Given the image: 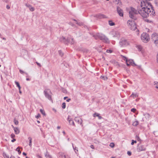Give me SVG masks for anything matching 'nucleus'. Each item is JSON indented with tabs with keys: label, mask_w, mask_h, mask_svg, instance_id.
<instances>
[{
	"label": "nucleus",
	"mask_w": 158,
	"mask_h": 158,
	"mask_svg": "<svg viewBox=\"0 0 158 158\" xmlns=\"http://www.w3.org/2000/svg\"><path fill=\"white\" fill-rule=\"evenodd\" d=\"M127 23L131 30L135 31L137 28L135 23L132 20H129Z\"/></svg>",
	"instance_id": "1"
},
{
	"label": "nucleus",
	"mask_w": 158,
	"mask_h": 158,
	"mask_svg": "<svg viewBox=\"0 0 158 158\" xmlns=\"http://www.w3.org/2000/svg\"><path fill=\"white\" fill-rule=\"evenodd\" d=\"M44 93L46 98L50 100H52L51 95L52 93L50 89H46L44 91Z\"/></svg>",
	"instance_id": "2"
},
{
	"label": "nucleus",
	"mask_w": 158,
	"mask_h": 158,
	"mask_svg": "<svg viewBox=\"0 0 158 158\" xmlns=\"http://www.w3.org/2000/svg\"><path fill=\"white\" fill-rule=\"evenodd\" d=\"M98 36H99V38L104 42L107 44L109 43L110 41L108 39L105 35L100 34L98 35Z\"/></svg>",
	"instance_id": "3"
},
{
	"label": "nucleus",
	"mask_w": 158,
	"mask_h": 158,
	"mask_svg": "<svg viewBox=\"0 0 158 158\" xmlns=\"http://www.w3.org/2000/svg\"><path fill=\"white\" fill-rule=\"evenodd\" d=\"M141 38L143 41L144 43L147 42L149 39L148 34L145 33H143L142 34Z\"/></svg>",
	"instance_id": "4"
},
{
	"label": "nucleus",
	"mask_w": 158,
	"mask_h": 158,
	"mask_svg": "<svg viewBox=\"0 0 158 158\" xmlns=\"http://www.w3.org/2000/svg\"><path fill=\"white\" fill-rule=\"evenodd\" d=\"M152 40L156 46L158 44V35L156 33H153L152 35Z\"/></svg>",
	"instance_id": "5"
},
{
	"label": "nucleus",
	"mask_w": 158,
	"mask_h": 158,
	"mask_svg": "<svg viewBox=\"0 0 158 158\" xmlns=\"http://www.w3.org/2000/svg\"><path fill=\"white\" fill-rule=\"evenodd\" d=\"M119 44L121 47H124L128 45L129 43L126 39H122L119 42Z\"/></svg>",
	"instance_id": "6"
},
{
	"label": "nucleus",
	"mask_w": 158,
	"mask_h": 158,
	"mask_svg": "<svg viewBox=\"0 0 158 158\" xmlns=\"http://www.w3.org/2000/svg\"><path fill=\"white\" fill-rule=\"evenodd\" d=\"M146 149V148L144 145H141L138 146L137 150L138 152H140L145 151Z\"/></svg>",
	"instance_id": "7"
},
{
	"label": "nucleus",
	"mask_w": 158,
	"mask_h": 158,
	"mask_svg": "<svg viewBox=\"0 0 158 158\" xmlns=\"http://www.w3.org/2000/svg\"><path fill=\"white\" fill-rule=\"evenodd\" d=\"M94 17L99 19L107 18L106 16L105 15L101 14H98L95 15Z\"/></svg>",
	"instance_id": "8"
},
{
	"label": "nucleus",
	"mask_w": 158,
	"mask_h": 158,
	"mask_svg": "<svg viewBox=\"0 0 158 158\" xmlns=\"http://www.w3.org/2000/svg\"><path fill=\"white\" fill-rule=\"evenodd\" d=\"M117 10L118 14L120 16H123V11L122 9L119 7H117Z\"/></svg>",
	"instance_id": "9"
},
{
	"label": "nucleus",
	"mask_w": 158,
	"mask_h": 158,
	"mask_svg": "<svg viewBox=\"0 0 158 158\" xmlns=\"http://www.w3.org/2000/svg\"><path fill=\"white\" fill-rule=\"evenodd\" d=\"M69 39H67L66 40L64 37L63 36L60 38V40L61 42L64 43L65 44H68V41H69Z\"/></svg>",
	"instance_id": "10"
},
{
	"label": "nucleus",
	"mask_w": 158,
	"mask_h": 158,
	"mask_svg": "<svg viewBox=\"0 0 158 158\" xmlns=\"http://www.w3.org/2000/svg\"><path fill=\"white\" fill-rule=\"evenodd\" d=\"M25 6L29 8V10L31 11H33L35 10L34 8L31 6L27 3H26L25 4Z\"/></svg>",
	"instance_id": "11"
},
{
	"label": "nucleus",
	"mask_w": 158,
	"mask_h": 158,
	"mask_svg": "<svg viewBox=\"0 0 158 158\" xmlns=\"http://www.w3.org/2000/svg\"><path fill=\"white\" fill-rule=\"evenodd\" d=\"M127 62H128V63L131 65L133 66H135L136 65V64L135 63L133 60H128L127 59Z\"/></svg>",
	"instance_id": "12"
},
{
	"label": "nucleus",
	"mask_w": 158,
	"mask_h": 158,
	"mask_svg": "<svg viewBox=\"0 0 158 158\" xmlns=\"http://www.w3.org/2000/svg\"><path fill=\"white\" fill-rule=\"evenodd\" d=\"M68 120L69 121L70 125L75 126L74 122L72 118H69L68 117Z\"/></svg>",
	"instance_id": "13"
},
{
	"label": "nucleus",
	"mask_w": 158,
	"mask_h": 158,
	"mask_svg": "<svg viewBox=\"0 0 158 158\" xmlns=\"http://www.w3.org/2000/svg\"><path fill=\"white\" fill-rule=\"evenodd\" d=\"M93 116L94 117H98L99 119H101L102 118V117L100 115V114L96 113H95L93 114Z\"/></svg>",
	"instance_id": "14"
},
{
	"label": "nucleus",
	"mask_w": 158,
	"mask_h": 158,
	"mask_svg": "<svg viewBox=\"0 0 158 158\" xmlns=\"http://www.w3.org/2000/svg\"><path fill=\"white\" fill-rule=\"evenodd\" d=\"M67 39H70L69 41H68V44L70 43L71 44H73L74 43V41L73 38L69 37H68Z\"/></svg>",
	"instance_id": "15"
},
{
	"label": "nucleus",
	"mask_w": 158,
	"mask_h": 158,
	"mask_svg": "<svg viewBox=\"0 0 158 158\" xmlns=\"http://www.w3.org/2000/svg\"><path fill=\"white\" fill-rule=\"evenodd\" d=\"M75 121L77 122L78 123L81 124L82 123V119L80 118L76 117L75 118Z\"/></svg>",
	"instance_id": "16"
},
{
	"label": "nucleus",
	"mask_w": 158,
	"mask_h": 158,
	"mask_svg": "<svg viewBox=\"0 0 158 158\" xmlns=\"http://www.w3.org/2000/svg\"><path fill=\"white\" fill-rule=\"evenodd\" d=\"M14 129L16 134H18L19 133L20 131L18 127H14Z\"/></svg>",
	"instance_id": "17"
},
{
	"label": "nucleus",
	"mask_w": 158,
	"mask_h": 158,
	"mask_svg": "<svg viewBox=\"0 0 158 158\" xmlns=\"http://www.w3.org/2000/svg\"><path fill=\"white\" fill-rule=\"evenodd\" d=\"M138 95L136 93V94H134L133 93L131 95L130 97H133L134 98H136V97H138Z\"/></svg>",
	"instance_id": "18"
},
{
	"label": "nucleus",
	"mask_w": 158,
	"mask_h": 158,
	"mask_svg": "<svg viewBox=\"0 0 158 158\" xmlns=\"http://www.w3.org/2000/svg\"><path fill=\"white\" fill-rule=\"evenodd\" d=\"M123 57L124 58V60H126V64L127 66H129L130 64L128 63V62H127V59L125 56H123Z\"/></svg>",
	"instance_id": "19"
},
{
	"label": "nucleus",
	"mask_w": 158,
	"mask_h": 158,
	"mask_svg": "<svg viewBox=\"0 0 158 158\" xmlns=\"http://www.w3.org/2000/svg\"><path fill=\"white\" fill-rule=\"evenodd\" d=\"M109 24L111 26H113L115 25V23L113 22L112 20H110L109 21Z\"/></svg>",
	"instance_id": "20"
},
{
	"label": "nucleus",
	"mask_w": 158,
	"mask_h": 158,
	"mask_svg": "<svg viewBox=\"0 0 158 158\" xmlns=\"http://www.w3.org/2000/svg\"><path fill=\"white\" fill-rule=\"evenodd\" d=\"M15 83L16 84V85H17V86L18 87L19 90H20L21 89V87L19 83L17 81H15Z\"/></svg>",
	"instance_id": "21"
},
{
	"label": "nucleus",
	"mask_w": 158,
	"mask_h": 158,
	"mask_svg": "<svg viewBox=\"0 0 158 158\" xmlns=\"http://www.w3.org/2000/svg\"><path fill=\"white\" fill-rule=\"evenodd\" d=\"M28 139L29 140V145L31 147V142H32V138L31 137H29Z\"/></svg>",
	"instance_id": "22"
},
{
	"label": "nucleus",
	"mask_w": 158,
	"mask_h": 158,
	"mask_svg": "<svg viewBox=\"0 0 158 158\" xmlns=\"http://www.w3.org/2000/svg\"><path fill=\"white\" fill-rule=\"evenodd\" d=\"M154 85L155 87L157 89H158V82L157 81H155L154 82Z\"/></svg>",
	"instance_id": "23"
},
{
	"label": "nucleus",
	"mask_w": 158,
	"mask_h": 158,
	"mask_svg": "<svg viewBox=\"0 0 158 158\" xmlns=\"http://www.w3.org/2000/svg\"><path fill=\"white\" fill-rule=\"evenodd\" d=\"M100 78L105 81L107 79V77L105 76H101Z\"/></svg>",
	"instance_id": "24"
},
{
	"label": "nucleus",
	"mask_w": 158,
	"mask_h": 158,
	"mask_svg": "<svg viewBox=\"0 0 158 158\" xmlns=\"http://www.w3.org/2000/svg\"><path fill=\"white\" fill-rule=\"evenodd\" d=\"M40 112L41 113V114H42L44 116H45L46 115L45 111L44 110H43L42 109H40Z\"/></svg>",
	"instance_id": "25"
},
{
	"label": "nucleus",
	"mask_w": 158,
	"mask_h": 158,
	"mask_svg": "<svg viewBox=\"0 0 158 158\" xmlns=\"http://www.w3.org/2000/svg\"><path fill=\"white\" fill-rule=\"evenodd\" d=\"M16 151L18 152V153L19 154H20L21 153V151L20 150L19 147H18L16 148Z\"/></svg>",
	"instance_id": "26"
},
{
	"label": "nucleus",
	"mask_w": 158,
	"mask_h": 158,
	"mask_svg": "<svg viewBox=\"0 0 158 158\" xmlns=\"http://www.w3.org/2000/svg\"><path fill=\"white\" fill-rule=\"evenodd\" d=\"M138 124V122L137 121L134 122L133 123V125L134 126H136Z\"/></svg>",
	"instance_id": "27"
},
{
	"label": "nucleus",
	"mask_w": 158,
	"mask_h": 158,
	"mask_svg": "<svg viewBox=\"0 0 158 158\" xmlns=\"http://www.w3.org/2000/svg\"><path fill=\"white\" fill-rule=\"evenodd\" d=\"M100 34V33H98L96 35H94V36L96 39H97L99 38V36H98V35Z\"/></svg>",
	"instance_id": "28"
},
{
	"label": "nucleus",
	"mask_w": 158,
	"mask_h": 158,
	"mask_svg": "<svg viewBox=\"0 0 158 158\" xmlns=\"http://www.w3.org/2000/svg\"><path fill=\"white\" fill-rule=\"evenodd\" d=\"M58 53L60 56H62L63 55V53L62 52L61 50H59L58 51Z\"/></svg>",
	"instance_id": "29"
},
{
	"label": "nucleus",
	"mask_w": 158,
	"mask_h": 158,
	"mask_svg": "<svg viewBox=\"0 0 158 158\" xmlns=\"http://www.w3.org/2000/svg\"><path fill=\"white\" fill-rule=\"evenodd\" d=\"M3 156L5 158H9V157L5 153L3 154Z\"/></svg>",
	"instance_id": "30"
},
{
	"label": "nucleus",
	"mask_w": 158,
	"mask_h": 158,
	"mask_svg": "<svg viewBox=\"0 0 158 158\" xmlns=\"http://www.w3.org/2000/svg\"><path fill=\"white\" fill-rule=\"evenodd\" d=\"M14 123L16 125H17L18 124L19 122L17 120L15 119H14Z\"/></svg>",
	"instance_id": "31"
},
{
	"label": "nucleus",
	"mask_w": 158,
	"mask_h": 158,
	"mask_svg": "<svg viewBox=\"0 0 158 158\" xmlns=\"http://www.w3.org/2000/svg\"><path fill=\"white\" fill-rule=\"evenodd\" d=\"M62 158H69L68 156H66L65 155H62Z\"/></svg>",
	"instance_id": "32"
},
{
	"label": "nucleus",
	"mask_w": 158,
	"mask_h": 158,
	"mask_svg": "<svg viewBox=\"0 0 158 158\" xmlns=\"http://www.w3.org/2000/svg\"><path fill=\"white\" fill-rule=\"evenodd\" d=\"M138 48V49L139 50V51H141V50H142V47L141 46H140V45H138L137 46V47Z\"/></svg>",
	"instance_id": "33"
},
{
	"label": "nucleus",
	"mask_w": 158,
	"mask_h": 158,
	"mask_svg": "<svg viewBox=\"0 0 158 158\" xmlns=\"http://www.w3.org/2000/svg\"><path fill=\"white\" fill-rule=\"evenodd\" d=\"M65 102H63L62 105V107L63 109H64L65 108Z\"/></svg>",
	"instance_id": "34"
},
{
	"label": "nucleus",
	"mask_w": 158,
	"mask_h": 158,
	"mask_svg": "<svg viewBox=\"0 0 158 158\" xmlns=\"http://www.w3.org/2000/svg\"><path fill=\"white\" fill-rule=\"evenodd\" d=\"M45 156L47 158H52L51 156L49 154H47L45 155Z\"/></svg>",
	"instance_id": "35"
},
{
	"label": "nucleus",
	"mask_w": 158,
	"mask_h": 158,
	"mask_svg": "<svg viewBox=\"0 0 158 158\" xmlns=\"http://www.w3.org/2000/svg\"><path fill=\"white\" fill-rule=\"evenodd\" d=\"M114 144L113 143H111L110 144V146L111 147V148H113L114 147Z\"/></svg>",
	"instance_id": "36"
},
{
	"label": "nucleus",
	"mask_w": 158,
	"mask_h": 158,
	"mask_svg": "<svg viewBox=\"0 0 158 158\" xmlns=\"http://www.w3.org/2000/svg\"><path fill=\"white\" fill-rule=\"evenodd\" d=\"M135 138L138 141H140V139L138 136L136 135L135 136Z\"/></svg>",
	"instance_id": "37"
},
{
	"label": "nucleus",
	"mask_w": 158,
	"mask_h": 158,
	"mask_svg": "<svg viewBox=\"0 0 158 158\" xmlns=\"http://www.w3.org/2000/svg\"><path fill=\"white\" fill-rule=\"evenodd\" d=\"M136 143V141H134L133 140H132V142L131 143V145H133L134 143Z\"/></svg>",
	"instance_id": "38"
},
{
	"label": "nucleus",
	"mask_w": 158,
	"mask_h": 158,
	"mask_svg": "<svg viewBox=\"0 0 158 158\" xmlns=\"http://www.w3.org/2000/svg\"><path fill=\"white\" fill-rule=\"evenodd\" d=\"M131 111L135 112L136 111V109L135 108H133L131 110Z\"/></svg>",
	"instance_id": "39"
},
{
	"label": "nucleus",
	"mask_w": 158,
	"mask_h": 158,
	"mask_svg": "<svg viewBox=\"0 0 158 158\" xmlns=\"http://www.w3.org/2000/svg\"><path fill=\"white\" fill-rule=\"evenodd\" d=\"M106 52L107 53H111L112 52V51L111 50H107Z\"/></svg>",
	"instance_id": "40"
},
{
	"label": "nucleus",
	"mask_w": 158,
	"mask_h": 158,
	"mask_svg": "<svg viewBox=\"0 0 158 158\" xmlns=\"http://www.w3.org/2000/svg\"><path fill=\"white\" fill-rule=\"evenodd\" d=\"M10 136L12 138H13L15 137V135L14 134H12Z\"/></svg>",
	"instance_id": "41"
},
{
	"label": "nucleus",
	"mask_w": 158,
	"mask_h": 158,
	"mask_svg": "<svg viewBox=\"0 0 158 158\" xmlns=\"http://www.w3.org/2000/svg\"><path fill=\"white\" fill-rule=\"evenodd\" d=\"M40 114H38L37 115L35 116V118H38L39 117H40Z\"/></svg>",
	"instance_id": "42"
},
{
	"label": "nucleus",
	"mask_w": 158,
	"mask_h": 158,
	"mask_svg": "<svg viewBox=\"0 0 158 158\" xmlns=\"http://www.w3.org/2000/svg\"><path fill=\"white\" fill-rule=\"evenodd\" d=\"M76 23L79 26H81L82 25V23L80 22H77Z\"/></svg>",
	"instance_id": "43"
},
{
	"label": "nucleus",
	"mask_w": 158,
	"mask_h": 158,
	"mask_svg": "<svg viewBox=\"0 0 158 158\" xmlns=\"http://www.w3.org/2000/svg\"><path fill=\"white\" fill-rule=\"evenodd\" d=\"M127 154L129 156H131V152L130 151H128L127 152Z\"/></svg>",
	"instance_id": "44"
},
{
	"label": "nucleus",
	"mask_w": 158,
	"mask_h": 158,
	"mask_svg": "<svg viewBox=\"0 0 158 158\" xmlns=\"http://www.w3.org/2000/svg\"><path fill=\"white\" fill-rule=\"evenodd\" d=\"M19 72H20V73L21 74H23V73H24V72L21 69L19 70Z\"/></svg>",
	"instance_id": "45"
},
{
	"label": "nucleus",
	"mask_w": 158,
	"mask_h": 158,
	"mask_svg": "<svg viewBox=\"0 0 158 158\" xmlns=\"http://www.w3.org/2000/svg\"><path fill=\"white\" fill-rule=\"evenodd\" d=\"M36 63L37 64L38 66H39V67H40L41 66V65L40 64V63H39L38 62H36Z\"/></svg>",
	"instance_id": "46"
},
{
	"label": "nucleus",
	"mask_w": 158,
	"mask_h": 158,
	"mask_svg": "<svg viewBox=\"0 0 158 158\" xmlns=\"http://www.w3.org/2000/svg\"><path fill=\"white\" fill-rule=\"evenodd\" d=\"M116 34H118V35L117 36H117V37H118L119 36V32L118 31H116L115 32Z\"/></svg>",
	"instance_id": "47"
},
{
	"label": "nucleus",
	"mask_w": 158,
	"mask_h": 158,
	"mask_svg": "<svg viewBox=\"0 0 158 158\" xmlns=\"http://www.w3.org/2000/svg\"><path fill=\"white\" fill-rule=\"evenodd\" d=\"M145 115L147 116L148 118L150 117V115L148 114H145Z\"/></svg>",
	"instance_id": "48"
},
{
	"label": "nucleus",
	"mask_w": 158,
	"mask_h": 158,
	"mask_svg": "<svg viewBox=\"0 0 158 158\" xmlns=\"http://www.w3.org/2000/svg\"><path fill=\"white\" fill-rule=\"evenodd\" d=\"M146 21L148 22V23H151L152 22V21L151 20H148V19H146Z\"/></svg>",
	"instance_id": "49"
},
{
	"label": "nucleus",
	"mask_w": 158,
	"mask_h": 158,
	"mask_svg": "<svg viewBox=\"0 0 158 158\" xmlns=\"http://www.w3.org/2000/svg\"><path fill=\"white\" fill-rule=\"evenodd\" d=\"M90 147L91 148H92V149H94V146L93 145H91V146H90Z\"/></svg>",
	"instance_id": "50"
},
{
	"label": "nucleus",
	"mask_w": 158,
	"mask_h": 158,
	"mask_svg": "<svg viewBox=\"0 0 158 158\" xmlns=\"http://www.w3.org/2000/svg\"><path fill=\"white\" fill-rule=\"evenodd\" d=\"M6 8L7 9H9L10 8V7L8 5H7L6 6Z\"/></svg>",
	"instance_id": "51"
},
{
	"label": "nucleus",
	"mask_w": 158,
	"mask_h": 158,
	"mask_svg": "<svg viewBox=\"0 0 158 158\" xmlns=\"http://www.w3.org/2000/svg\"><path fill=\"white\" fill-rule=\"evenodd\" d=\"M73 148L74 150V151H75V152L76 153H77V152H76V147H73Z\"/></svg>",
	"instance_id": "52"
},
{
	"label": "nucleus",
	"mask_w": 158,
	"mask_h": 158,
	"mask_svg": "<svg viewBox=\"0 0 158 158\" xmlns=\"http://www.w3.org/2000/svg\"><path fill=\"white\" fill-rule=\"evenodd\" d=\"M3 2H6V3H8V0H2Z\"/></svg>",
	"instance_id": "53"
},
{
	"label": "nucleus",
	"mask_w": 158,
	"mask_h": 158,
	"mask_svg": "<svg viewBox=\"0 0 158 158\" xmlns=\"http://www.w3.org/2000/svg\"><path fill=\"white\" fill-rule=\"evenodd\" d=\"M16 141V139H12L11 140V142H14L15 141Z\"/></svg>",
	"instance_id": "54"
},
{
	"label": "nucleus",
	"mask_w": 158,
	"mask_h": 158,
	"mask_svg": "<svg viewBox=\"0 0 158 158\" xmlns=\"http://www.w3.org/2000/svg\"><path fill=\"white\" fill-rule=\"evenodd\" d=\"M37 156L39 158H42V157L39 155H37Z\"/></svg>",
	"instance_id": "55"
},
{
	"label": "nucleus",
	"mask_w": 158,
	"mask_h": 158,
	"mask_svg": "<svg viewBox=\"0 0 158 158\" xmlns=\"http://www.w3.org/2000/svg\"><path fill=\"white\" fill-rule=\"evenodd\" d=\"M23 154L24 156H26V155H27V154H26V153L24 152H23Z\"/></svg>",
	"instance_id": "56"
},
{
	"label": "nucleus",
	"mask_w": 158,
	"mask_h": 158,
	"mask_svg": "<svg viewBox=\"0 0 158 158\" xmlns=\"http://www.w3.org/2000/svg\"><path fill=\"white\" fill-rule=\"evenodd\" d=\"M71 100V99L70 98H69L66 100V101L67 102H69V101Z\"/></svg>",
	"instance_id": "57"
},
{
	"label": "nucleus",
	"mask_w": 158,
	"mask_h": 158,
	"mask_svg": "<svg viewBox=\"0 0 158 158\" xmlns=\"http://www.w3.org/2000/svg\"><path fill=\"white\" fill-rule=\"evenodd\" d=\"M155 4H156V6L158 7V1L155 2Z\"/></svg>",
	"instance_id": "58"
},
{
	"label": "nucleus",
	"mask_w": 158,
	"mask_h": 158,
	"mask_svg": "<svg viewBox=\"0 0 158 158\" xmlns=\"http://www.w3.org/2000/svg\"><path fill=\"white\" fill-rule=\"evenodd\" d=\"M157 62L158 63V55L157 56Z\"/></svg>",
	"instance_id": "59"
},
{
	"label": "nucleus",
	"mask_w": 158,
	"mask_h": 158,
	"mask_svg": "<svg viewBox=\"0 0 158 158\" xmlns=\"http://www.w3.org/2000/svg\"><path fill=\"white\" fill-rule=\"evenodd\" d=\"M60 126H58L57 127V128L58 129H60Z\"/></svg>",
	"instance_id": "60"
},
{
	"label": "nucleus",
	"mask_w": 158,
	"mask_h": 158,
	"mask_svg": "<svg viewBox=\"0 0 158 158\" xmlns=\"http://www.w3.org/2000/svg\"><path fill=\"white\" fill-rule=\"evenodd\" d=\"M27 81H29L30 80V79L29 78H27L26 79Z\"/></svg>",
	"instance_id": "61"
},
{
	"label": "nucleus",
	"mask_w": 158,
	"mask_h": 158,
	"mask_svg": "<svg viewBox=\"0 0 158 158\" xmlns=\"http://www.w3.org/2000/svg\"><path fill=\"white\" fill-rule=\"evenodd\" d=\"M67 98H68V97H65L64 98V100H65Z\"/></svg>",
	"instance_id": "62"
},
{
	"label": "nucleus",
	"mask_w": 158,
	"mask_h": 158,
	"mask_svg": "<svg viewBox=\"0 0 158 158\" xmlns=\"http://www.w3.org/2000/svg\"><path fill=\"white\" fill-rule=\"evenodd\" d=\"M19 93L20 94H21L22 93V92L21 91L20 89V90H19Z\"/></svg>",
	"instance_id": "63"
},
{
	"label": "nucleus",
	"mask_w": 158,
	"mask_h": 158,
	"mask_svg": "<svg viewBox=\"0 0 158 158\" xmlns=\"http://www.w3.org/2000/svg\"><path fill=\"white\" fill-rule=\"evenodd\" d=\"M10 158H15L14 157H11Z\"/></svg>",
	"instance_id": "64"
}]
</instances>
